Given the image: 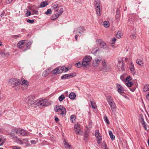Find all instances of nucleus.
Segmentation results:
<instances>
[{"mask_svg": "<svg viewBox=\"0 0 149 149\" xmlns=\"http://www.w3.org/2000/svg\"><path fill=\"white\" fill-rule=\"evenodd\" d=\"M16 134L19 136H25L27 135L28 134V132L26 130L20 128H14L12 129L11 132L10 133V136L11 139L15 140H20L17 136H15V134Z\"/></svg>", "mask_w": 149, "mask_h": 149, "instance_id": "f257e3e1", "label": "nucleus"}, {"mask_svg": "<svg viewBox=\"0 0 149 149\" xmlns=\"http://www.w3.org/2000/svg\"><path fill=\"white\" fill-rule=\"evenodd\" d=\"M8 83L13 87H15L16 90H18L20 88V81L18 79L12 78L9 80Z\"/></svg>", "mask_w": 149, "mask_h": 149, "instance_id": "f03ea898", "label": "nucleus"}, {"mask_svg": "<svg viewBox=\"0 0 149 149\" xmlns=\"http://www.w3.org/2000/svg\"><path fill=\"white\" fill-rule=\"evenodd\" d=\"M38 141H37L35 140H31L30 142L28 140H17V142L23 146H25L35 144L38 143Z\"/></svg>", "mask_w": 149, "mask_h": 149, "instance_id": "7ed1b4c3", "label": "nucleus"}, {"mask_svg": "<svg viewBox=\"0 0 149 149\" xmlns=\"http://www.w3.org/2000/svg\"><path fill=\"white\" fill-rule=\"evenodd\" d=\"M55 111L58 112V114L62 116H65L66 113V109L63 106L58 105L56 106L54 109Z\"/></svg>", "mask_w": 149, "mask_h": 149, "instance_id": "20e7f679", "label": "nucleus"}, {"mask_svg": "<svg viewBox=\"0 0 149 149\" xmlns=\"http://www.w3.org/2000/svg\"><path fill=\"white\" fill-rule=\"evenodd\" d=\"M92 59V58L91 56H86L83 60L82 63V66L85 67L89 66Z\"/></svg>", "mask_w": 149, "mask_h": 149, "instance_id": "39448f33", "label": "nucleus"}, {"mask_svg": "<svg viewBox=\"0 0 149 149\" xmlns=\"http://www.w3.org/2000/svg\"><path fill=\"white\" fill-rule=\"evenodd\" d=\"M36 104L38 106H40L42 107L47 106L50 104L48 100L46 99H40L38 100Z\"/></svg>", "mask_w": 149, "mask_h": 149, "instance_id": "423d86ee", "label": "nucleus"}, {"mask_svg": "<svg viewBox=\"0 0 149 149\" xmlns=\"http://www.w3.org/2000/svg\"><path fill=\"white\" fill-rule=\"evenodd\" d=\"M85 30L84 27L83 26H80L77 27L74 29V32H76L77 33L79 36H81L84 33Z\"/></svg>", "mask_w": 149, "mask_h": 149, "instance_id": "0eeeda50", "label": "nucleus"}, {"mask_svg": "<svg viewBox=\"0 0 149 149\" xmlns=\"http://www.w3.org/2000/svg\"><path fill=\"white\" fill-rule=\"evenodd\" d=\"M102 69L104 70L107 71L110 69V65L107 63L105 60H103L102 62Z\"/></svg>", "mask_w": 149, "mask_h": 149, "instance_id": "6e6552de", "label": "nucleus"}, {"mask_svg": "<svg viewBox=\"0 0 149 149\" xmlns=\"http://www.w3.org/2000/svg\"><path fill=\"white\" fill-rule=\"evenodd\" d=\"M117 67L118 70L120 71L124 70L125 68L124 67V63L122 60H119L118 61Z\"/></svg>", "mask_w": 149, "mask_h": 149, "instance_id": "1a4fd4ad", "label": "nucleus"}, {"mask_svg": "<svg viewBox=\"0 0 149 149\" xmlns=\"http://www.w3.org/2000/svg\"><path fill=\"white\" fill-rule=\"evenodd\" d=\"M102 60V58L100 57L95 58L93 61V66L95 67H97L98 66L99 64L101 61Z\"/></svg>", "mask_w": 149, "mask_h": 149, "instance_id": "9d476101", "label": "nucleus"}, {"mask_svg": "<svg viewBox=\"0 0 149 149\" xmlns=\"http://www.w3.org/2000/svg\"><path fill=\"white\" fill-rule=\"evenodd\" d=\"M74 128L75 132L77 134L81 135L83 133V131L80 129V125L77 123L74 125Z\"/></svg>", "mask_w": 149, "mask_h": 149, "instance_id": "9b49d317", "label": "nucleus"}, {"mask_svg": "<svg viewBox=\"0 0 149 149\" xmlns=\"http://www.w3.org/2000/svg\"><path fill=\"white\" fill-rule=\"evenodd\" d=\"M20 84L22 86L24 85V86L25 87V88H24V89L27 87L29 85V83L28 81L25 80L23 78H22L21 79Z\"/></svg>", "mask_w": 149, "mask_h": 149, "instance_id": "f8f14e48", "label": "nucleus"}, {"mask_svg": "<svg viewBox=\"0 0 149 149\" xmlns=\"http://www.w3.org/2000/svg\"><path fill=\"white\" fill-rule=\"evenodd\" d=\"M116 88L119 93L121 95L123 93L124 90V88L122 87V86L120 84H116Z\"/></svg>", "mask_w": 149, "mask_h": 149, "instance_id": "ddd939ff", "label": "nucleus"}, {"mask_svg": "<svg viewBox=\"0 0 149 149\" xmlns=\"http://www.w3.org/2000/svg\"><path fill=\"white\" fill-rule=\"evenodd\" d=\"M33 97L32 96H30L26 99V101L29 104L33 105L35 103L33 101Z\"/></svg>", "mask_w": 149, "mask_h": 149, "instance_id": "4468645a", "label": "nucleus"}, {"mask_svg": "<svg viewBox=\"0 0 149 149\" xmlns=\"http://www.w3.org/2000/svg\"><path fill=\"white\" fill-rule=\"evenodd\" d=\"M26 45V43L24 42V40L19 41L17 44V46L19 48H22Z\"/></svg>", "mask_w": 149, "mask_h": 149, "instance_id": "2eb2a0df", "label": "nucleus"}, {"mask_svg": "<svg viewBox=\"0 0 149 149\" xmlns=\"http://www.w3.org/2000/svg\"><path fill=\"white\" fill-rule=\"evenodd\" d=\"M113 112L114 113L116 111V106L114 102L113 101L109 103Z\"/></svg>", "mask_w": 149, "mask_h": 149, "instance_id": "dca6fc26", "label": "nucleus"}, {"mask_svg": "<svg viewBox=\"0 0 149 149\" xmlns=\"http://www.w3.org/2000/svg\"><path fill=\"white\" fill-rule=\"evenodd\" d=\"M52 8L55 11H57L58 9L61 7L60 5L57 3H53L52 5Z\"/></svg>", "mask_w": 149, "mask_h": 149, "instance_id": "f3484780", "label": "nucleus"}, {"mask_svg": "<svg viewBox=\"0 0 149 149\" xmlns=\"http://www.w3.org/2000/svg\"><path fill=\"white\" fill-rule=\"evenodd\" d=\"M75 76V75H73L72 74H66L61 77V79H64L68 78H70Z\"/></svg>", "mask_w": 149, "mask_h": 149, "instance_id": "a211bd4d", "label": "nucleus"}, {"mask_svg": "<svg viewBox=\"0 0 149 149\" xmlns=\"http://www.w3.org/2000/svg\"><path fill=\"white\" fill-rule=\"evenodd\" d=\"M95 135L97 140H102V138L101 136V134L99 133L98 130H96L95 133Z\"/></svg>", "mask_w": 149, "mask_h": 149, "instance_id": "6ab92c4d", "label": "nucleus"}, {"mask_svg": "<svg viewBox=\"0 0 149 149\" xmlns=\"http://www.w3.org/2000/svg\"><path fill=\"white\" fill-rule=\"evenodd\" d=\"M130 70L132 72V74L134 75L135 73V69L134 68V64L131 63L130 66Z\"/></svg>", "mask_w": 149, "mask_h": 149, "instance_id": "aec40b11", "label": "nucleus"}, {"mask_svg": "<svg viewBox=\"0 0 149 149\" xmlns=\"http://www.w3.org/2000/svg\"><path fill=\"white\" fill-rule=\"evenodd\" d=\"M100 0H94V4L95 8H98V7H100Z\"/></svg>", "mask_w": 149, "mask_h": 149, "instance_id": "412c9836", "label": "nucleus"}, {"mask_svg": "<svg viewBox=\"0 0 149 149\" xmlns=\"http://www.w3.org/2000/svg\"><path fill=\"white\" fill-rule=\"evenodd\" d=\"M140 122L141 123V124L142 125L143 127L146 130H147V127L145 123L144 119L142 117H141V119L140 120Z\"/></svg>", "mask_w": 149, "mask_h": 149, "instance_id": "4be33fe9", "label": "nucleus"}, {"mask_svg": "<svg viewBox=\"0 0 149 149\" xmlns=\"http://www.w3.org/2000/svg\"><path fill=\"white\" fill-rule=\"evenodd\" d=\"M64 146L65 147L66 149H70L71 148V146L69 144L66 142L65 140H64Z\"/></svg>", "mask_w": 149, "mask_h": 149, "instance_id": "5701e85b", "label": "nucleus"}, {"mask_svg": "<svg viewBox=\"0 0 149 149\" xmlns=\"http://www.w3.org/2000/svg\"><path fill=\"white\" fill-rule=\"evenodd\" d=\"M76 97V95L75 93H71L69 95V97L71 100H74Z\"/></svg>", "mask_w": 149, "mask_h": 149, "instance_id": "b1692460", "label": "nucleus"}, {"mask_svg": "<svg viewBox=\"0 0 149 149\" xmlns=\"http://www.w3.org/2000/svg\"><path fill=\"white\" fill-rule=\"evenodd\" d=\"M100 47L101 48L106 50L108 48L107 46L104 41L102 42V44H101Z\"/></svg>", "mask_w": 149, "mask_h": 149, "instance_id": "393cba45", "label": "nucleus"}, {"mask_svg": "<svg viewBox=\"0 0 149 149\" xmlns=\"http://www.w3.org/2000/svg\"><path fill=\"white\" fill-rule=\"evenodd\" d=\"M95 8L97 15L98 16H100L101 14V11L100 10V7H99L98 8Z\"/></svg>", "mask_w": 149, "mask_h": 149, "instance_id": "a878e982", "label": "nucleus"}, {"mask_svg": "<svg viewBox=\"0 0 149 149\" xmlns=\"http://www.w3.org/2000/svg\"><path fill=\"white\" fill-rule=\"evenodd\" d=\"M52 74H58L60 73L59 69L58 68H57L52 70Z\"/></svg>", "mask_w": 149, "mask_h": 149, "instance_id": "bb28decb", "label": "nucleus"}, {"mask_svg": "<svg viewBox=\"0 0 149 149\" xmlns=\"http://www.w3.org/2000/svg\"><path fill=\"white\" fill-rule=\"evenodd\" d=\"M136 63L139 65L141 66L143 65V63L142 61L140 59H137L136 61Z\"/></svg>", "mask_w": 149, "mask_h": 149, "instance_id": "cd10ccee", "label": "nucleus"}, {"mask_svg": "<svg viewBox=\"0 0 149 149\" xmlns=\"http://www.w3.org/2000/svg\"><path fill=\"white\" fill-rule=\"evenodd\" d=\"M38 143L42 145L47 144V142L45 140H39V141H38Z\"/></svg>", "mask_w": 149, "mask_h": 149, "instance_id": "c85d7f7f", "label": "nucleus"}, {"mask_svg": "<svg viewBox=\"0 0 149 149\" xmlns=\"http://www.w3.org/2000/svg\"><path fill=\"white\" fill-rule=\"evenodd\" d=\"M103 41H104L101 39H98L96 40V43L97 45L100 46L101 44H102V42Z\"/></svg>", "mask_w": 149, "mask_h": 149, "instance_id": "c756f323", "label": "nucleus"}, {"mask_svg": "<svg viewBox=\"0 0 149 149\" xmlns=\"http://www.w3.org/2000/svg\"><path fill=\"white\" fill-rule=\"evenodd\" d=\"M143 90L144 92L149 91V85L146 84L144 86Z\"/></svg>", "mask_w": 149, "mask_h": 149, "instance_id": "7c9ffc66", "label": "nucleus"}, {"mask_svg": "<svg viewBox=\"0 0 149 149\" xmlns=\"http://www.w3.org/2000/svg\"><path fill=\"white\" fill-rule=\"evenodd\" d=\"M32 43V42L30 41L28 42L27 43H26V48L24 50V52L26 51L29 48L30 46L31 45Z\"/></svg>", "mask_w": 149, "mask_h": 149, "instance_id": "2f4dec72", "label": "nucleus"}, {"mask_svg": "<svg viewBox=\"0 0 149 149\" xmlns=\"http://www.w3.org/2000/svg\"><path fill=\"white\" fill-rule=\"evenodd\" d=\"M103 25L104 27L108 28L109 26V23L107 21H104L103 22Z\"/></svg>", "mask_w": 149, "mask_h": 149, "instance_id": "473e14b6", "label": "nucleus"}, {"mask_svg": "<svg viewBox=\"0 0 149 149\" xmlns=\"http://www.w3.org/2000/svg\"><path fill=\"white\" fill-rule=\"evenodd\" d=\"M48 5L46 1H43L40 4V7L41 8L44 7Z\"/></svg>", "mask_w": 149, "mask_h": 149, "instance_id": "72a5a7b5", "label": "nucleus"}, {"mask_svg": "<svg viewBox=\"0 0 149 149\" xmlns=\"http://www.w3.org/2000/svg\"><path fill=\"white\" fill-rule=\"evenodd\" d=\"M107 99L108 103L113 101L112 97L110 96H109L107 97Z\"/></svg>", "mask_w": 149, "mask_h": 149, "instance_id": "f704fd0d", "label": "nucleus"}, {"mask_svg": "<svg viewBox=\"0 0 149 149\" xmlns=\"http://www.w3.org/2000/svg\"><path fill=\"white\" fill-rule=\"evenodd\" d=\"M99 49L98 47H95L93 49L92 53L93 54L96 53L97 51H99Z\"/></svg>", "mask_w": 149, "mask_h": 149, "instance_id": "c9c22d12", "label": "nucleus"}, {"mask_svg": "<svg viewBox=\"0 0 149 149\" xmlns=\"http://www.w3.org/2000/svg\"><path fill=\"white\" fill-rule=\"evenodd\" d=\"M122 35V33L120 31H118L116 35V37L118 38H120Z\"/></svg>", "mask_w": 149, "mask_h": 149, "instance_id": "e433bc0d", "label": "nucleus"}, {"mask_svg": "<svg viewBox=\"0 0 149 149\" xmlns=\"http://www.w3.org/2000/svg\"><path fill=\"white\" fill-rule=\"evenodd\" d=\"M109 133L111 139H113L115 138V136L114 135H113L112 132L111 131H109Z\"/></svg>", "mask_w": 149, "mask_h": 149, "instance_id": "4c0bfd02", "label": "nucleus"}, {"mask_svg": "<svg viewBox=\"0 0 149 149\" xmlns=\"http://www.w3.org/2000/svg\"><path fill=\"white\" fill-rule=\"evenodd\" d=\"M58 68L59 69L60 73H62L63 71H64L65 67H59Z\"/></svg>", "mask_w": 149, "mask_h": 149, "instance_id": "58836bf2", "label": "nucleus"}, {"mask_svg": "<svg viewBox=\"0 0 149 149\" xmlns=\"http://www.w3.org/2000/svg\"><path fill=\"white\" fill-rule=\"evenodd\" d=\"M104 119L105 122L108 124H109V121L107 116H105L104 117Z\"/></svg>", "mask_w": 149, "mask_h": 149, "instance_id": "ea45409f", "label": "nucleus"}, {"mask_svg": "<svg viewBox=\"0 0 149 149\" xmlns=\"http://www.w3.org/2000/svg\"><path fill=\"white\" fill-rule=\"evenodd\" d=\"M49 74V72H47V70H45L43 73L42 76L44 77H46Z\"/></svg>", "mask_w": 149, "mask_h": 149, "instance_id": "a19ab883", "label": "nucleus"}, {"mask_svg": "<svg viewBox=\"0 0 149 149\" xmlns=\"http://www.w3.org/2000/svg\"><path fill=\"white\" fill-rule=\"evenodd\" d=\"M75 117L74 115H72L70 116V120L72 123H73L75 120Z\"/></svg>", "mask_w": 149, "mask_h": 149, "instance_id": "79ce46f5", "label": "nucleus"}, {"mask_svg": "<svg viewBox=\"0 0 149 149\" xmlns=\"http://www.w3.org/2000/svg\"><path fill=\"white\" fill-rule=\"evenodd\" d=\"M91 104L93 109H95L97 108V106L95 103L92 101L91 102Z\"/></svg>", "mask_w": 149, "mask_h": 149, "instance_id": "37998d69", "label": "nucleus"}, {"mask_svg": "<svg viewBox=\"0 0 149 149\" xmlns=\"http://www.w3.org/2000/svg\"><path fill=\"white\" fill-rule=\"evenodd\" d=\"M126 85L128 87H131L133 85V83L131 81H128L126 84Z\"/></svg>", "mask_w": 149, "mask_h": 149, "instance_id": "c03bdc74", "label": "nucleus"}, {"mask_svg": "<svg viewBox=\"0 0 149 149\" xmlns=\"http://www.w3.org/2000/svg\"><path fill=\"white\" fill-rule=\"evenodd\" d=\"M65 98V97L64 95H62L59 97L58 99L60 101H62Z\"/></svg>", "mask_w": 149, "mask_h": 149, "instance_id": "a18cd8bd", "label": "nucleus"}, {"mask_svg": "<svg viewBox=\"0 0 149 149\" xmlns=\"http://www.w3.org/2000/svg\"><path fill=\"white\" fill-rule=\"evenodd\" d=\"M52 13V10L51 9H49L45 13V14L47 15H50Z\"/></svg>", "mask_w": 149, "mask_h": 149, "instance_id": "49530a36", "label": "nucleus"}, {"mask_svg": "<svg viewBox=\"0 0 149 149\" xmlns=\"http://www.w3.org/2000/svg\"><path fill=\"white\" fill-rule=\"evenodd\" d=\"M20 37H21V35L19 34L18 35H12L11 36V37L12 38H13L16 39L17 38H19Z\"/></svg>", "mask_w": 149, "mask_h": 149, "instance_id": "de8ad7c7", "label": "nucleus"}, {"mask_svg": "<svg viewBox=\"0 0 149 149\" xmlns=\"http://www.w3.org/2000/svg\"><path fill=\"white\" fill-rule=\"evenodd\" d=\"M76 64H77V67L78 68H80L81 67V66H82V64H81V62H80L76 63Z\"/></svg>", "mask_w": 149, "mask_h": 149, "instance_id": "09e8293b", "label": "nucleus"}, {"mask_svg": "<svg viewBox=\"0 0 149 149\" xmlns=\"http://www.w3.org/2000/svg\"><path fill=\"white\" fill-rule=\"evenodd\" d=\"M103 149H108L104 141L103 144Z\"/></svg>", "mask_w": 149, "mask_h": 149, "instance_id": "8fccbe9b", "label": "nucleus"}, {"mask_svg": "<svg viewBox=\"0 0 149 149\" xmlns=\"http://www.w3.org/2000/svg\"><path fill=\"white\" fill-rule=\"evenodd\" d=\"M27 22L32 24L34 22V19L31 20L30 19H28L27 20Z\"/></svg>", "mask_w": 149, "mask_h": 149, "instance_id": "3c124183", "label": "nucleus"}, {"mask_svg": "<svg viewBox=\"0 0 149 149\" xmlns=\"http://www.w3.org/2000/svg\"><path fill=\"white\" fill-rule=\"evenodd\" d=\"M131 80V77L129 76L125 78V80L127 81H130V80Z\"/></svg>", "mask_w": 149, "mask_h": 149, "instance_id": "603ef678", "label": "nucleus"}, {"mask_svg": "<svg viewBox=\"0 0 149 149\" xmlns=\"http://www.w3.org/2000/svg\"><path fill=\"white\" fill-rule=\"evenodd\" d=\"M13 0H6V4L10 3Z\"/></svg>", "mask_w": 149, "mask_h": 149, "instance_id": "864d4df0", "label": "nucleus"}, {"mask_svg": "<svg viewBox=\"0 0 149 149\" xmlns=\"http://www.w3.org/2000/svg\"><path fill=\"white\" fill-rule=\"evenodd\" d=\"M119 11L118 10H117L116 11V17L117 18H118L119 17Z\"/></svg>", "mask_w": 149, "mask_h": 149, "instance_id": "5fc2aeb1", "label": "nucleus"}, {"mask_svg": "<svg viewBox=\"0 0 149 149\" xmlns=\"http://www.w3.org/2000/svg\"><path fill=\"white\" fill-rule=\"evenodd\" d=\"M63 8H61L60 9L59 12L58 13H59V14H60V15H61L63 13Z\"/></svg>", "mask_w": 149, "mask_h": 149, "instance_id": "6e6d98bb", "label": "nucleus"}, {"mask_svg": "<svg viewBox=\"0 0 149 149\" xmlns=\"http://www.w3.org/2000/svg\"><path fill=\"white\" fill-rule=\"evenodd\" d=\"M31 13L30 11H27V13H26V14L27 17L30 16L31 15Z\"/></svg>", "mask_w": 149, "mask_h": 149, "instance_id": "4d7b16f0", "label": "nucleus"}, {"mask_svg": "<svg viewBox=\"0 0 149 149\" xmlns=\"http://www.w3.org/2000/svg\"><path fill=\"white\" fill-rule=\"evenodd\" d=\"M116 39L115 38H113L112 40H111V43L113 44H114L116 42Z\"/></svg>", "mask_w": 149, "mask_h": 149, "instance_id": "13d9d810", "label": "nucleus"}, {"mask_svg": "<svg viewBox=\"0 0 149 149\" xmlns=\"http://www.w3.org/2000/svg\"><path fill=\"white\" fill-rule=\"evenodd\" d=\"M121 79L123 81H125V79L124 78L123 75H121L120 77Z\"/></svg>", "mask_w": 149, "mask_h": 149, "instance_id": "bf43d9fd", "label": "nucleus"}, {"mask_svg": "<svg viewBox=\"0 0 149 149\" xmlns=\"http://www.w3.org/2000/svg\"><path fill=\"white\" fill-rule=\"evenodd\" d=\"M131 37L132 39H135L136 38V36L135 34H134L131 35Z\"/></svg>", "mask_w": 149, "mask_h": 149, "instance_id": "052dcab7", "label": "nucleus"}, {"mask_svg": "<svg viewBox=\"0 0 149 149\" xmlns=\"http://www.w3.org/2000/svg\"><path fill=\"white\" fill-rule=\"evenodd\" d=\"M10 55V53L9 52H7L5 53V54L4 55V57L5 56H8Z\"/></svg>", "mask_w": 149, "mask_h": 149, "instance_id": "680f3d73", "label": "nucleus"}, {"mask_svg": "<svg viewBox=\"0 0 149 149\" xmlns=\"http://www.w3.org/2000/svg\"><path fill=\"white\" fill-rule=\"evenodd\" d=\"M4 143V140H0V146H2Z\"/></svg>", "mask_w": 149, "mask_h": 149, "instance_id": "e2e57ef3", "label": "nucleus"}, {"mask_svg": "<svg viewBox=\"0 0 149 149\" xmlns=\"http://www.w3.org/2000/svg\"><path fill=\"white\" fill-rule=\"evenodd\" d=\"M5 54V52H2L1 51L0 54L2 57H4V55Z\"/></svg>", "mask_w": 149, "mask_h": 149, "instance_id": "0e129e2a", "label": "nucleus"}, {"mask_svg": "<svg viewBox=\"0 0 149 149\" xmlns=\"http://www.w3.org/2000/svg\"><path fill=\"white\" fill-rule=\"evenodd\" d=\"M54 16H55V17H56V18H58L59 15H60V14H59V13H58L57 14H56L55 15H54Z\"/></svg>", "mask_w": 149, "mask_h": 149, "instance_id": "69168bd1", "label": "nucleus"}, {"mask_svg": "<svg viewBox=\"0 0 149 149\" xmlns=\"http://www.w3.org/2000/svg\"><path fill=\"white\" fill-rule=\"evenodd\" d=\"M55 16H54V15H53L51 17V19L52 20H54L56 19V17H55Z\"/></svg>", "mask_w": 149, "mask_h": 149, "instance_id": "338daca9", "label": "nucleus"}, {"mask_svg": "<svg viewBox=\"0 0 149 149\" xmlns=\"http://www.w3.org/2000/svg\"><path fill=\"white\" fill-rule=\"evenodd\" d=\"M146 98L148 100H149V92L146 95Z\"/></svg>", "mask_w": 149, "mask_h": 149, "instance_id": "774afa93", "label": "nucleus"}]
</instances>
